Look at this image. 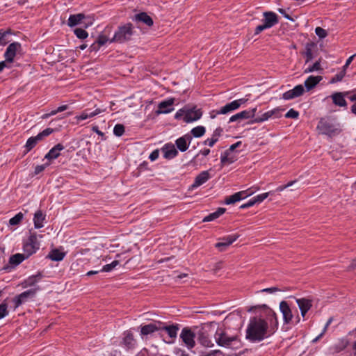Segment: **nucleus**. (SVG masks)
<instances>
[{
    "label": "nucleus",
    "instance_id": "obj_63",
    "mask_svg": "<svg viewBox=\"0 0 356 356\" xmlns=\"http://www.w3.org/2000/svg\"><path fill=\"white\" fill-rule=\"evenodd\" d=\"M263 292H267V293H275L277 291H281V290L277 287H270V288H266L262 290Z\"/></svg>",
    "mask_w": 356,
    "mask_h": 356
},
{
    "label": "nucleus",
    "instance_id": "obj_57",
    "mask_svg": "<svg viewBox=\"0 0 356 356\" xmlns=\"http://www.w3.org/2000/svg\"><path fill=\"white\" fill-rule=\"evenodd\" d=\"M186 112V108L179 109L175 114V119H180L182 116H185Z\"/></svg>",
    "mask_w": 356,
    "mask_h": 356
},
{
    "label": "nucleus",
    "instance_id": "obj_52",
    "mask_svg": "<svg viewBox=\"0 0 356 356\" xmlns=\"http://www.w3.org/2000/svg\"><path fill=\"white\" fill-rule=\"evenodd\" d=\"M7 307H8L6 303H2L0 305V319L8 315V312Z\"/></svg>",
    "mask_w": 356,
    "mask_h": 356
},
{
    "label": "nucleus",
    "instance_id": "obj_6",
    "mask_svg": "<svg viewBox=\"0 0 356 356\" xmlns=\"http://www.w3.org/2000/svg\"><path fill=\"white\" fill-rule=\"evenodd\" d=\"M195 334L189 327H184L180 334V338L188 349L191 350L195 346Z\"/></svg>",
    "mask_w": 356,
    "mask_h": 356
},
{
    "label": "nucleus",
    "instance_id": "obj_15",
    "mask_svg": "<svg viewBox=\"0 0 356 356\" xmlns=\"http://www.w3.org/2000/svg\"><path fill=\"white\" fill-rule=\"evenodd\" d=\"M238 238V235H237V234L229 235L226 237L222 238L221 239L222 241L217 243L215 245V247L216 248H218L221 252L225 251Z\"/></svg>",
    "mask_w": 356,
    "mask_h": 356
},
{
    "label": "nucleus",
    "instance_id": "obj_33",
    "mask_svg": "<svg viewBox=\"0 0 356 356\" xmlns=\"http://www.w3.org/2000/svg\"><path fill=\"white\" fill-rule=\"evenodd\" d=\"M134 18L136 21L143 22L148 26H151L153 25L152 19L146 13H140L139 14H137L135 15Z\"/></svg>",
    "mask_w": 356,
    "mask_h": 356
},
{
    "label": "nucleus",
    "instance_id": "obj_12",
    "mask_svg": "<svg viewBox=\"0 0 356 356\" xmlns=\"http://www.w3.org/2000/svg\"><path fill=\"white\" fill-rule=\"evenodd\" d=\"M257 111V107H254L252 109L243 111L241 112H239L234 115H232L230 118L229 122H236V121H241L242 120L252 118L254 117L255 113Z\"/></svg>",
    "mask_w": 356,
    "mask_h": 356
},
{
    "label": "nucleus",
    "instance_id": "obj_34",
    "mask_svg": "<svg viewBox=\"0 0 356 356\" xmlns=\"http://www.w3.org/2000/svg\"><path fill=\"white\" fill-rule=\"evenodd\" d=\"M333 103L339 106H346L347 103L341 92H335L332 95Z\"/></svg>",
    "mask_w": 356,
    "mask_h": 356
},
{
    "label": "nucleus",
    "instance_id": "obj_26",
    "mask_svg": "<svg viewBox=\"0 0 356 356\" xmlns=\"http://www.w3.org/2000/svg\"><path fill=\"white\" fill-rule=\"evenodd\" d=\"M236 160V156L227 149L220 156V162L222 165L233 163Z\"/></svg>",
    "mask_w": 356,
    "mask_h": 356
},
{
    "label": "nucleus",
    "instance_id": "obj_20",
    "mask_svg": "<svg viewBox=\"0 0 356 356\" xmlns=\"http://www.w3.org/2000/svg\"><path fill=\"white\" fill-rule=\"evenodd\" d=\"M191 139L192 137L188 134L179 138L175 141L177 147L182 152L186 151L189 147Z\"/></svg>",
    "mask_w": 356,
    "mask_h": 356
},
{
    "label": "nucleus",
    "instance_id": "obj_29",
    "mask_svg": "<svg viewBox=\"0 0 356 356\" xmlns=\"http://www.w3.org/2000/svg\"><path fill=\"white\" fill-rule=\"evenodd\" d=\"M197 339L204 347L209 348L213 346L212 341L209 338L208 334L204 331H200L198 332Z\"/></svg>",
    "mask_w": 356,
    "mask_h": 356
},
{
    "label": "nucleus",
    "instance_id": "obj_40",
    "mask_svg": "<svg viewBox=\"0 0 356 356\" xmlns=\"http://www.w3.org/2000/svg\"><path fill=\"white\" fill-rule=\"evenodd\" d=\"M316 71H323V68L321 67V63L319 60L315 62L313 65H309L307 67H306L304 70V73L308 74Z\"/></svg>",
    "mask_w": 356,
    "mask_h": 356
},
{
    "label": "nucleus",
    "instance_id": "obj_37",
    "mask_svg": "<svg viewBox=\"0 0 356 356\" xmlns=\"http://www.w3.org/2000/svg\"><path fill=\"white\" fill-rule=\"evenodd\" d=\"M65 253L57 249L53 250L49 254V257L52 261H59L63 259Z\"/></svg>",
    "mask_w": 356,
    "mask_h": 356
},
{
    "label": "nucleus",
    "instance_id": "obj_51",
    "mask_svg": "<svg viewBox=\"0 0 356 356\" xmlns=\"http://www.w3.org/2000/svg\"><path fill=\"white\" fill-rule=\"evenodd\" d=\"M299 116V113L293 108H291L286 114L285 118L297 119Z\"/></svg>",
    "mask_w": 356,
    "mask_h": 356
},
{
    "label": "nucleus",
    "instance_id": "obj_30",
    "mask_svg": "<svg viewBox=\"0 0 356 356\" xmlns=\"http://www.w3.org/2000/svg\"><path fill=\"white\" fill-rule=\"evenodd\" d=\"M124 337L122 343L127 349L133 348L135 346L136 341L134 335L131 332L127 331L124 334Z\"/></svg>",
    "mask_w": 356,
    "mask_h": 356
},
{
    "label": "nucleus",
    "instance_id": "obj_54",
    "mask_svg": "<svg viewBox=\"0 0 356 356\" xmlns=\"http://www.w3.org/2000/svg\"><path fill=\"white\" fill-rule=\"evenodd\" d=\"M222 131L223 130L221 127H218L214 130L211 137L213 138H216V140L218 141L219 137L222 135Z\"/></svg>",
    "mask_w": 356,
    "mask_h": 356
},
{
    "label": "nucleus",
    "instance_id": "obj_13",
    "mask_svg": "<svg viewBox=\"0 0 356 356\" xmlns=\"http://www.w3.org/2000/svg\"><path fill=\"white\" fill-rule=\"evenodd\" d=\"M21 49L20 43L17 42H13L8 45L7 47L6 52L4 54V57L6 58V61L8 63H13L14 60V58L16 55L17 51Z\"/></svg>",
    "mask_w": 356,
    "mask_h": 356
},
{
    "label": "nucleus",
    "instance_id": "obj_25",
    "mask_svg": "<svg viewBox=\"0 0 356 356\" xmlns=\"http://www.w3.org/2000/svg\"><path fill=\"white\" fill-rule=\"evenodd\" d=\"M210 177L211 176L208 170L202 171L195 177L192 186L198 187L207 181Z\"/></svg>",
    "mask_w": 356,
    "mask_h": 356
},
{
    "label": "nucleus",
    "instance_id": "obj_22",
    "mask_svg": "<svg viewBox=\"0 0 356 356\" xmlns=\"http://www.w3.org/2000/svg\"><path fill=\"white\" fill-rule=\"evenodd\" d=\"M42 274L41 273H38L36 275L29 276L28 278L24 280L22 283L21 286L23 288H27L30 286H35V284L41 280L42 278Z\"/></svg>",
    "mask_w": 356,
    "mask_h": 356
},
{
    "label": "nucleus",
    "instance_id": "obj_27",
    "mask_svg": "<svg viewBox=\"0 0 356 356\" xmlns=\"http://www.w3.org/2000/svg\"><path fill=\"white\" fill-rule=\"evenodd\" d=\"M64 149V146L61 144H57L45 155V159L51 160L57 159L60 156V152Z\"/></svg>",
    "mask_w": 356,
    "mask_h": 356
},
{
    "label": "nucleus",
    "instance_id": "obj_44",
    "mask_svg": "<svg viewBox=\"0 0 356 356\" xmlns=\"http://www.w3.org/2000/svg\"><path fill=\"white\" fill-rule=\"evenodd\" d=\"M124 133V127L123 124H117L113 129V134L116 136H121Z\"/></svg>",
    "mask_w": 356,
    "mask_h": 356
},
{
    "label": "nucleus",
    "instance_id": "obj_38",
    "mask_svg": "<svg viewBox=\"0 0 356 356\" xmlns=\"http://www.w3.org/2000/svg\"><path fill=\"white\" fill-rule=\"evenodd\" d=\"M28 258L25 254H15L10 257V263L13 265H18L25 259Z\"/></svg>",
    "mask_w": 356,
    "mask_h": 356
},
{
    "label": "nucleus",
    "instance_id": "obj_46",
    "mask_svg": "<svg viewBox=\"0 0 356 356\" xmlns=\"http://www.w3.org/2000/svg\"><path fill=\"white\" fill-rule=\"evenodd\" d=\"M74 34L79 39H85L88 37V34L87 31H86L83 29L77 28L74 31Z\"/></svg>",
    "mask_w": 356,
    "mask_h": 356
},
{
    "label": "nucleus",
    "instance_id": "obj_41",
    "mask_svg": "<svg viewBox=\"0 0 356 356\" xmlns=\"http://www.w3.org/2000/svg\"><path fill=\"white\" fill-rule=\"evenodd\" d=\"M206 131V129L203 126H197L191 129V133L195 138L202 136Z\"/></svg>",
    "mask_w": 356,
    "mask_h": 356
},
{
    "label": "nucleus",
    "instance_id": "obj_53",
    "mask_svg": "<svg viewBox=\"0 0 356 356\" xmlns=\"http://www.w3.org/2000/svg\"><path fill=\"white\" fill-rule=\"evenodd\" d=\"M8 33V31H3L2 30H0V46L5 45L7 43L5 38Z\"/></svg>",
    "mask_w": 356,
    "mask_h": 356
},
{
    "label": "nucleus",
    "instance_id": "obj_19",
    "mask_svg": "<svg viewBox=\"0 0 356 356\" xmlns=\"http://www.w3.org/2000/svg\"><path fill=\"white\" fill-rule=\"evenodd\" d=\"M296 302L300 310L301 316L304 318L307 312L312 307V300L307 298H298Z\"/></svg>",
    "mask_w": 356,
    "mask_h": 356
},
{
    "label": "nucleus",
    "instance_id": "obj_17",
    "mask_svg": "<svg viewBox=\"0 0 356 356\" xmlns=\"http://www.w3.org/2000/svg\"><path fill=\"white\" fill-rule=\"evenodd\" d=\"M162 325V322L158 321L142 326L140 330L141 334L148 335L149 334L154 333L156 331L161 330Z\"/></svg>",
    "mask_w": 356,
    "mask_h": 356
},
{
    "label": "nucleus",
    "instance_id": "obj_55",
    "mask_svg": "<svg viewBox=\"0 0 356 356\" xmlns=\"http://www.w3.org/2000/svg\"><path fill=\"white\" fill-rule=\"evenodd\" d=\"M296 182V180L294 181H289L287 184L286 185H284V186H278L277 188H276V191L277 192H281V191H283L284 189H286V188L289 187V186H293L295 183Z\"/></svg>",
    "mask_w": 356,
    "mask_h": 356
},
{
    "label": "nucleus",
    "instance_id": "obj_59",
    "mask_svg": "<svg viewBox=\"0 0 356 356\" xmlns=\"http://www.w3.org/2000/svg\"><path fill=\"white\" fill-rule=\"evenodd\" d=\"M254 204H255V200H254V199L252 197L247 203L242 204L240 207V208L241 209H246V208H249V207L253 206Z\"/></svg>",
    "mask_w": 356,
    "mask_h": 356
},
{
    "label": "nucleus",
    "instance_id": "obj_4",
    "mask_svg": "<svg viewBox=\"0 0 356 356\" xmlns=\"http://www.w3.org/2000/svg\"><path fill=\"white\" fill-rule=\"evenodd\" d=\"M214 337L218 346L225 348H232L238 341L236 336L229 337L221 329L217 330Z\"/></svg>",
    "mask_w": 356,
    "mask_h": 356
},
{
    "label": "nucleus",
    "instance_id": "obj_21",
    "mask_svg": "<svg viewBox=\"0 0 356 356\" xmlns=\"http://www.w3.org/2000/svg\"><path fill=\"white\" fill-rule=\"evenodd\" d=\"M280 110L279 108H274L273 110L268 111L262 114L261 117H258L254 119L252 122L260 123L268 120L270 118H271L273 115H275L276 118H279L280 116Z\"/></svg>",
    "mask_w": 356,
    "mask_h": 356
},
{
    "label": "nucleus",
    "instance_id": "obj_62",
    "mask_svg": "<svg viewBox=\"0 0 356 356\" xmlns=\"http://www.w3.org/2000/svg\"><path fill=\"white\" fill-rule=\"evenodd\" d=\"M268 28L264 24H261V25H259L256 27L255 29V32L254 33L256 35H258L259 33H260L261 31H263L265 29H267Z\"/></svg>",
    "mask_w": 356,
    "mask_h": 356
},
{
    "label": "nucleus",
    "instance_id": "obj_56",
    "mask_svg": "<svg viewBox=\"0 0 356 356\" xmlns=\"http://www.w3.org/2000/svg\"><path fill=\"white\" fill-rule=\"evenodd\" d=\"M108 40L106 35H99L97 39V42L100 46L105 44Z\"/></svg>",
    "mask_w": 356,
    "mask_h": 356
},
{
    "label": "nucleus",
    "instance_id": "obj_50",
    "mask_svg": "<svg viewBox=\"0 0 356 356\" xmlns=\"http://www.w3.org/2000/svg\"><path fill=\"white\" fill-rule=\"evenodd\" d=\"M54 131V129L51 128H47L44 130H43L42 132L39 133L38 134V138H40L42 140L44 137L49 136L51 134H52Z\"/></svg>",
    "mask_w": 356,
    "mask_h": 356
},
{
    "label": "nucleus",
    "instance_id": "obj_10",
    "mask_svg": "<svg viewBox=\"0 0 356 356\" xmlns=\"http://www.w3.org/2000/svg\"><path fill=\"white\" fill-rule=\"evenodd\" d=\"M202 116V111L200 108H197L195 106L191 108H186V112L183 120L186 123H190L198 120Z\"/></svg>",
    "mask_w": 356,
    "mask_h": 356
},
{
    "label": "nucleus",
    "instance_id": "obj_61",
    "mask_svg": "<svg viewBox=\"0 0 356 356\" xmlns=\"http://www.w3.org/2000/svg\"><path fill=\"white\" fill-rule=\"evenodd\" d=\"M222 355V352L220 350H211L203 356H218Z\"/></svg>",
    "mask_w": 356,
    "mask_h": 356
},
{
    "label": "nucleus",
    "instance_id": "obj_48",
    "mask_svg": "<svg viewBox=\"0 0 356 356\" xmlns=\"http://www.w3.org/2000/svg\"><path fill=\"white\" fill-rule=\"evenodd\" d=\"M315 33L321 39H323L327 35V31L321 27H316L315 29Z\"/></svg>",
    "mask_w": 356,
    "mask_h": 356
},
{
    "label": "nucleus",
    "instance_id": "obj_58",
    "mask_svg": "<svg viewBox=\"0 0 356 356\" xmlns=\"http://www.w3.org/2000/svg\"><path fill=\"white\" fill-rule=\"evenodd\" d=\"M48 165H49L48 163L47 164H44V165H37L35 168V172H34L35 174L38 175V174L42 172L45 169V168L47 166H48Z\"/></svg>",
    "mask_w": 356,
    "mask_h": 356
},
{
    "label": "nucleus",
    "instance_id": "obj_18",
    "mask_svg": "<svg viewBox=\"0 0 356 356\" xmlns=\"http://www.w3.org/2000/svg\"><path fill=\"white\" fill-rule=\"evenodd\" d=\"M174 102L175 99L173 98H170L160 102L159 104L158 111H156V113L158 114L170 113L174 109L172 107Z\"/></svg>",
    "mask_w": 356,
    "mask_h": 356
},
{
    "label": "nucleus",
    "instance_id": "obj_31",
    "mask_svg": "<svg viewBox=\"0 0 356 356\" xmlns=\"http://www.w3.org/2000/svg\"><path fill=\"white\" fill-rule=\"evenodd\" d=\"M85 18V15L82 13L71 15L67 21V25L70 27L76 26Z\"/></svg>",
    "mask_w": 356,
    "mask_h": 356
},
{
    "label": "nucleus",
    "instance_id": "obj_32",
    "mask_svg": "<svg viewBox=\"0 0 356 356\" xmlns=\"http://www.w3.org/2000/svg\"><path fill=\"white\" fill-rule=\"evenodd\" d=\"M45 216L40 210L35 212L33 218L34 226L35 228L39 229L44 226V220Z\"/></svg>",
    "mask_w": 356,
    "mask_h": 356
},
{
    "label": "nucleus",
    "instance_id": "obj_45",
    "mask_svg": "<svg viewBox=\"0 0 356 356\" xmlns=\"http://www.w3.org/2000/svg\"><path fill=\"white\" fill-rule=\"evenodd\" d=\"M22 219H23V214L22 213H18L14 217H13L10 219L9 223L11 225H17L22 221Z\"/></svg>",
    "mask_w": 356,
    "mask_h": 356
},
{
    "label": "nucleus",
    "instance_id": "obj_60",
    "mask_svg": "<svg viewBox=\"0 0 356 356\" xmlns=\"http://www.w3.org/2000/svg\"><path fill=\"white\" fill-rule=\"evenodd\" d=\"M217 141L216 140V138H213L212 137L210 138H207V140H205L204 141V144L205 145H209V147H213L215 143H216Z\"/></svg>",
    "mask_w": 356,
    "mask_h": 356
},
{
    "label": "nucleus",
    "instance_id": "obj_8",
    "mask_svg": "<svg viewBox=\"0 0 356 356\" xmlns=\"http://www.w3.org/2000/svg\"><path fill=\"white\" fill-rule=\"evenodd\" d=\"M23 249L24 254L28 257L39 249V243L35 234H31L29 237L27 242L24 245Z\"/></svg>",
    "mask_w": 356,
    "mask_h": 356
},
{
    "label": "nucleus",
    "instance_id": "obj_49",
    "mask_svg": "<svg viewBox=\"0 0 356 356\" xmlns=\"http://www.w3.org/2000/svg\"><path fill=\"white\" fill-rule=\"evenodd\" d=\"M346 72L344 70H341L339 73L337 74L334 77L332 78L330 83H334L341 81L344 77Z\"/></svg>",
    "mask_w": 356,
    "mask_h": 356
},
{
    "label": "nucleus",
    "instance_id": "obj_1",
    "mask_svg": "<svg viewBox=\"0 0 356 356\" xmlns=\"http://www.w3.org/2000/svg\"><path fill=\"white\" fill-rule=\"evenodd\" d=\"M266 314L270 325L261 318L254 317L250 319L246 330L248 339L260 341L275 332L278 325L277 314L269 308L267 309Z\"/></svg>",
    "mask_w": 356,
    "mask_h": 356
},
{
    "label": "nucleus",
    "instance_id": "obj_39",
    "mask_svg": "<svg viewBox=\"0 0 356 356\" xmlns=\"http://www.w3.org/2000/svg\"><path fill=\"white\" fill-rule=\"evenodd\" d=\"M40 138H38V136L34 137H30L25 145V148L26 149V152H29L31 151L36 145L37 143L40 141Z\"/></svg>",
    "mask_w": 356,
    "mask_h": 356
},
{
    "label": "nucleus",
    "instance_id": "obj_23",
    "mask_svg": "<svg viewBox=\"0 0 356 356\" xmlns=\"http://www.w3.org/2000/svg\"><path fill=\"white\" fill-rule=\"evenodd\" d=\"M162 152H163L164 157L168 159L175 158L178 154L175 145L170 143L165 145L162 148Z\"/></svg>",
    "mask_w": 356,
    "mask_h": 356
},
{
    "label": "nucleus",
    "instance_id": "obj_7",
    "mask_svg": "<svg viewBox=\"0 0 356 356\" xmlns=\"http://www.w3.org/2000/svg\"><path fill=\"white\" fill-rule=\"evenodd\" d=\"M254 193V191H252L251 188L237 192L230 196L226 197L225 199V201H224L225 204H234L236 202H238L241 200H243V199L252 195Z\"/></svg>",
    "mask_w": 356,
    "mask_h": 356
},
{
    "label": "nucleus",
    "instance_id": "obj_42",
    "mask_svg": "<svg viewBox=\"0 0 356 356\" xmlns=\"http://www.w3.org/2000/svg\"><path fill=\"white\" fill-rule=\"evenodd\" d=\"M312 44H307L305 47V52L304 53L306 57L305 64L308 63L313 59V53L311 48Z\"/></svg>",
    "mask_w": 356,
    "mask_h": 356
},
{
    "label": "nucleus",
    "instance_id": "obj_43",
    "mask_svg": "<svg viewBox=\"0 0 356 356\" xmlns=\"http://www.w3.org/2000/svg\"><path fill=\"white\" fill-rule=\"evenodd\" d=\"M118 264L119 261L118 260H115L111 264L104 266L103 268L99 271L109 272L112 270L115 267H116Z\"/></svg>",
    "mask_w": 356,
    "mask_h": 356
},
{
    "label": "nucleus",
    "instance_id": "obj_36",
    "mask_svg": "<svg viewBox=\"0 0 356 356\" xmlns=\"http://www.w3.org/2000/svg\"><path fill=\"white\" fill-rule=\"evenodd\" d=\"M161 330H165L170 338L175 339L177 337L179 327L177 325H164V324L163 323Z\"/></svg>",
    "mask_w": 356,
    "mask_h": 356
},
{
    "label": "nucleus",
    "instance_id": "obj_2",
    "mask_svg": "<svg viewBox=\"0 0 356 356\" xmlns=\"http://www.w3.org/2000/svg\"><path fill=\"white\" fill-rule=\"evenodd\" d=\"M316 129L321 134L330 138L340 134L342 131L340 124L330 117L321 118Z\"/></svg>",
    "mask_w": 356,
    "mask_h": 356
},
{
    "label": "nucleus",
    "instance_id": "obj_5",
    "mask_svg": "<svg viewBox=\"0 0 356 356\" xmlns=\"http://www.w3.org/2000/svg\"><path fill=\"white\" fill-rule=\"evenodd\" d=\"M40 290V288L37 286L33 289L22 292L19 295L15 296L13 299L15 307H18L22 304L27 302L30 299L35 298L37 292Z\"/></svg>",
    "mask_w": 356,
    "mask_h": 356
},
{
    "label": "nucleus",
    "instance_id": "obj_28",
    "mask_svg": "<svg viewBox=\"0 0 356 356\" xmlns=\"http://www.w3.org/2000/svg\"><path fill=\"white\" fill-rule=\"evenodd\" d=\"M102 111L99 108L95 109L94 111H90V110L87 109L83 111L79 115L76 116V119L77 121L86 120L89 118H92L99 113H101Z\"/></svg>",
    "mask_w": 356,
    "mask_h": 356
},
{
    "label": "nucleus",
    "instance_id": "obj_11",
    "mask_svg": "<svg viewBox=\"0 0 356 356\" xmlns=\"http://www.w3.org/2000/svg\"><path fill=\"white\" fill-rule=\"evenodd\" d=\"M280 310L282 314L283 321L284 324H289L293 318L292 310L286 301H282L280 303Z\"/></svg>",
    "mask_w": 356,
    "mask_h": 356
},
{
    "label": "nucleus",
    "instance_id": "obj_64",
    "mask_svg": "<svg viewBox=\"0 0 356 356\" xmlns=\"http://www.w3.org/2000/svg\"><path fill=\"white\" fill-rule=\"evenodd\" d=\"M159 157V151L158 150H154L153 151L149 156V159L153 161H155L157 158Z\"/></svg>",
    "mask_w": 356,
    "mask_h": 356
},
{
    "label": "nucleus",
    "instance_id": "obj_16",
    "mask_svg": "<svg viewBox=\"0 0 356 356\" xmlns=\"http://www.w3.org/2000/svg\"><path fill=\"white\" fill-rule=\"evenodd\" d=\"M264 19L262 20L263 24L268 28L270 29L278 23L277 15L273 12H264L263 13Z\"/></svg>",
    "mask_w": 356,
    "mask_h": 356
},
{
    "label": "nucleus",
    "instance_id": "obj_47",
    "mask_svg": "<svg viewBox=\"0 0 356 356\" xmlns=\"http://www.w3.org/2000/svg\"><path fill=\"white\" fill-rule=\"evenodd\" d=\"M272 193H273L272 192H268V193L259 194V195L254 197L253 199H254V200H255V204L260 203V202H263L266 198H267L268 197V195L270 194H272Z\"/></svg>",
    "mask_w": 356,
    "mask_h": 356
},
{
    "label": "nucleus",
    "instance_id": "obj_14",
    "mask_svg": "<svg viewBox=\"0 0 356 356\" xmlns=\"http://www.w3.org/2000/svg\"><path fill=\"white\" fill-rule=\"evenodd\" d=\"M304 92L305 89L303 86L298 85L296 87H294L292 90H289L285 92L283 94L282 97L284 99L286 100L292 99L302 95Z\"/></svg>",
    "mask_w": 356,
    "mask_h": 356
},
{
    "label": "nucleus",
    "instance_id": "obj_35",
    "mask_svg": "<svg viewBox=\"0 0 356 356\" xmlns=\"http://www.w3.org/2000/svg\"><path fill=\"white\" fill-rule=\"evenodd\" d=\"M226 209L225 208H218L217 211L213 213H211L207 216H205L202 221L203 222H210L213 221L218 218H219L221 215H222L225 212Z\"/></svg>",
    "mask_w": 356,
    "mask_h": 356
},
{
    "label": "nucleus",
    "instance_id": "obj_9",
    "mask_svg": "<svg viewBox=\"0 0 356 356\" xmlns=\"http://www.w3.org/2000/svg\"><path fill=\"white\" fill-rule=\"evenodd\" d=\"M248 99L241 98L236 100H234L230 103L227 104L224 106H222L219 111H216V114H227L233 111L238 109L241 105L247 102Z\"/></svg>",
    "mask_w": 356,
    "mask_h": 356
},
{
    "label": "nucleus",
    "instance_id": "obj_24",
    "mask_svg": "<svg viewBox=\"0 0 356 356\" xmlns=\"http://www.w3.org/2000/svg\"><path fill=\"white\" fill-rule=\"evenodd\" d=\"M323 79L321 76H309L305 81V86L307 91L313 89Z\"/></svg>",
    "mask_w": 356,
    "mask_h": 356
},
{
    "label": "nucleus",
    "instance_id": "obj_3",
    "mask_svg": "<svg viewBox=\"0 0 356 356\" xmlns=\"http://www.w3.org/2000/svg\"><path fill=\"white\" fill-rule=\"evenodd\" d=\"M134 35V26L127 23L118 27L110 42L124 43L130 40Z\"/></svg>",
    "mask_w": 356,
    "mask_h": 356
}]
</instances>
